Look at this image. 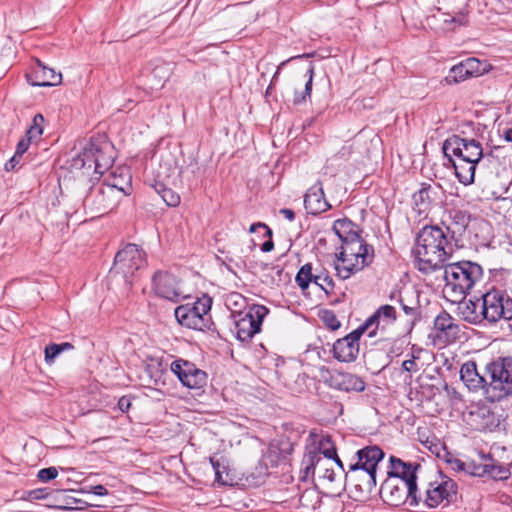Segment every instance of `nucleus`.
<instances>
[{
  "mask_svg": "<svg viewBox=\"0 0 512 512\" xmlns=\"http://www.w3.org/2000/svg\"><path fill=\"white\" fill-rule=\"evenodd\" d=\"M210 463L215 472L216 481L221 484H227V481L222 478V472L226 470V466L222 465L215 457H210Z\"/></svg>",
  "mask_w": 512,
  "mask_h": 512,
  "instance_id": "nucleus-48",
  "label": "nucleus"
},
{
  "mask_svg": "<svg viewBox=\"0 0 512 512\" xmlns=\"http://www.w3.org/2000/svg\"><path fill=\"white\" fill-rule=\"evenodd\" d=\"M449 463H450L452 469L457 470V471H466L467 472L468 469L470 468L469 463L463 462L460 459L450 460Z\"/></svg>",
  "mask_w": 512,
  "mask_h": 512,
  "instance_id": "nucleus-54",
  "label": "nucleus"
},
{
  "mask_svg": "<svg viewBox=\"0 0 512 512\" xmlns=\"http://www.w3.org/2000/svg\"><path fill=\"white\" fill-rule=\"evenodd\" d=\"M27 79L32 86L52 87L61 83L62 75L36 59V64L31 73L27 75Z\"/></svg>",
  "mask_w": 512,
  "mask_h": 512,
  "instance_id": "nucleus-16",
  "label": "nucleus"
},
{
  "mask_svg": "<svg viewBox=\"0 0 512 512\" xmlns=\"http://www.w3.org/2000/svg\"><path fill=\"white\" fill-rule=\"evenodd\" d=\"M460 379L470 391L482 389L485 395L486 380L478 373L474 361H467L461 366Z\"/></svg>",
  "mask_w": 512,
  "mask_h": 512,
  "instance_id": "nucleus-24",
  "label": "nucleus"
},
{
  "mask_svg": "<svg viewBox=\"0 0 512 512\" xmlns=\"http://www.w3.org/2000/svg\"><path fill=\"white\" fill-rule=\"evenodd\" d=\"M379 494L386 504L393 507H399L405 503L411 507H417L422 501L417 483L397 478H386L381 484Z\"/></svg>",
  "mask_w": 512,
  "mask_h": 512,
  "instance_id": "nucleus-5",
  "label": "nucleus"
},
{
  "mask_svg": "<svg viewBox=\"0 0 512 512\" xmlns=\"http://www.w3.org/2000/svg\"><path fill=\"white\" fill-rule=\"evenodd\" d=\"M402 369L404 371H406V372H416V371H418V366H417V363L415 361V358L413 357L412 359H408V360L403 361Z\"/></svg>",
  "mask_w": 512,
  "mask_h": 512,
  "instance_id": "nucleus-57",
  "label": "nucleus"
},
{
  "mask_svg": "<svg viewBox=\"0 0 512 512\" xmlns=\"http://www.w3.org/2000/svg\"><path fill=\"white\" fill-rule=\"evenodd\" d=\"M311 497H316V502L311 504V506L314 508L316 504L319 502V497L317 495V492L314 490H306L300 497V502L303 506H309L307 503V500Z\"/></svg>",
  "mask_w": 512,
  "mask_h": 512,
  "instance_id": "nucleus-53",
  "label": "nucleus"
},
{
  "mask_svg": "<svg viewBox=\"0 0 512 512\" xmlns=\"http://www.w3.org/2000/svg\"><path fill=\"white\" fill-rule=\"evenodd\" d=\"M314 284L325 291L326 294L331 293L334 289V281L325 269L315 271Z\"/></svg>",
  "mask_w": 512,
  "mask_h": 512,
  "instance_id": "nucleus-38",
  "label": "nucleus"
},
{
  "mask_svg": "<svg viewBox=\"0 0 512 512\" xmlns=\"http://www.w3.org/2000/svg\"><path fill=\"white\" fill-rule=\"evenodd\" d=\"M117 406L121 412H128L129 408L131 407L130 398L128 396H122L118 400Z\"/></svg>",
  "mask_w": 512,
  "mask_h": 512,
  "instance_id": "nucleus-58",
  "label": "nucleus"
},
{
  "mask_svg": "<svg viewBox=\"0 0 512 512\" xmlns=\"http://www.w3.org/2000/svg\"><path fill=\"white\" fill-rule=\"evenodd\" d=\"M170 368L183 386L189 389H202L207 384L206 372L188 360H174Z\"/></svg>",
  "mask_w": 512,
  "mask_h": 512,
  "instance_id": "nucleus-12",
  "label": "nucleus"
},
{
  "mask_svg": "<svg viewBox=\"0 0 512 512\" xmlns=\"http://www.w3.org/2000/svg\"><path fill=\"white\" fill-rule=\"evenodd\" d=\"M455 319L446 311H442L434 320V328L438 335H443L444 332L454 323Z\"/></svg>",
  "mask_w": 512,
  "mask_h": 512,
  "instance_id": "nucleus-40",
  "label": "nucleus"
},
{
  "mask_svg": "<svg viewBox=\"0 0 512 512\" xmlns=\"http://www.w3.org/2000/svg\"><path fill=\"white\" fill-rule=\"evenodd\" d=\"M304 206L307 212L312 215H318L331 208V205L325 199V194L321 181H317L306 192L304 196Z\"/></svg>",
  "mask_w": 512,
  "mask_h": 512,
  "instance_id": "nucleus-20",
  "label": "nucleus"
},
{
  "mask_svg": "<svg viewBox=\"0 0 512 512\" xmlns=\"http://www.w3.org/2000/svg\"><path fill=\"white\" fill-rule=\"evenodd\" d=\"M146 265L145 252L138 245L129 243L123 249L117 252L114 258L113 269L117 273L123 274L126 282L131 285L129 280L136 271Z\"/></svg>",
  "mask_w": 512,
  "mask_h": 512,
  "instance_id": "nucleus-10",
  "label": "nucleus"
},
{
  "mask_svg": "<svg viewBox=\"0 0 512 512\" xmlns=\"http://www.w3.org/2000/svg\"><path fill=\"white\" fill-rule=\"evenodd\" d=\"M482 298L468 300L459 306L463 319L470 324H481L484 321Z\"/></svg>",
  "mask_w": 512,
  "mask_h": 512,
  "instance_id": "nucleus-28",
  "label": "nucleus"
},
{
  "mask_svg": "<svg viewBox=\"0 0 512 512\" xmlns=\"http://www.w3.org/2000/svg\"><path fill=\"white\" fill-rule=\"evenodd\" d=\"M58 470L56 467L51 466L48 468H43L38 471L37 477L42 482H48L50 480H53L57 477Z\"/></svg>",
  "mask_w": 512,
  "mask_h": 512,
  "instance_id": "nucleus-47",
  "label": "nucleus"
},
{
  "mask_svg": "<svg viewBox=\"0 0 512 512\" xmlns=\"http://www.w3.org/2000/svg\"><path fill=\"white\" fill-rule=\"evenodd\" d=\"M470 77L463 63L460 62L450 68L447 76L444 78V82L448 85H453L465 81Z\"/></svg>",
  "mask_w": 512,
  "mask_h": 512,
  "instance_id": "nucleus-37",
  "label": "nucleus"
},
{
  "mask_svg": "<svg viewBox=\"0 0 512 512\" xmlns=\"http://www.w3.org/2000/svg\"><path fill=\"white\" fill-rule=\"evenodd\" d=\"M486 369L490 382L486 381L485 398L498 402L512 395V357H502L489 363Z\"/></svg>",
  "mask_w": 512,
  "mask_h": 512,
  "instance_id": "nucleus-4",
  "label": "nucleus"
},
{
  "mask_svg": "<svg viewBox=\"0 0 512 512\" xmlns=\"http://www.w3.org/2000/svg\"><path fill=\"white\" fill-rule=\"evenodd\" d=\"M442 194L439 184L422 183L421 188L413 194V202L419 214L426 213L428 209L440 200Z\"/></svg>",
  "mask_w": 512,
  "mask_h": 512,
  "instance_id": "nucleus-18",
  "label": "nucleus"
},
{
  "mask_svg": "<svg viewBox=\"0 0 512 512\" xmlns=\"http://www.w3.org/2000/svg\"><path fill=\"white\" fill-rule=\"evenodd\" d=\"M469 423L478 431H493L500 422L489 406L477 405L469 411Z\"/></svg>",
  "mask_w": 512,
  "mask_h": 512,
  "instance_id": "nucleus-15",
  "label": "nucleus"
},
{
  "mask_svg": "<svg viewBox=\"0 0 512 512\" xmlns=\"http://www.w3.org/2000/svg\"><path fill=\"white\" fill-rule=\"evenodd\" d=\"M484 321L491 324L499 320H512V298L504 291L492 289L481 296Z\"/></svg>",
  "mask_w": 512,
  "mask_h": 512,
  "instance_id": "nucleus-8",
  "label": "nucleus"
},
{
  "mask_svg": "<svg viewBox=\"0 0 512 512\" xmlns=\"http://www.w3.org/2000/svg\"><path fill=\"white\" fill-rule=\"evenodd\" d=\"M422 495L420 505L426 508H436L446 501L450 504L456 500L457 484L448 477H442L441 481L430 482Z\"/></svg>",
  "mask_w": 512,
  "mask_h": 512,
  "instance_id": "nucleus-11",
  "label": "nucleus"
},
{
  "mask_svg": "<svg viewBox=\"0 0 512 512\" xmlns=\"http://www.w3.org/2000/svg\"><path fill=\"white\" fill-rule=\"evenodd\" d=\"M455 24L457 26H466L468 24V17L465 13H458L456 16L446 18L444 24Z\"/></svg>",
  "mask_w": 512,
  "mask_h": 512,
  "instance_id": "nucleus-51",
  "label": "nucleus"
},
{
  "mask_svg": "<svg viewBox=\"0 0 512 512\" xmlns=\"http://www.w3.org/2000/svg\"><path fill=\"white\" fill-rule=\"evenodd\" d=\"M152 287L156 295L161 298L172 302H178L181 298L177 279L168 272H156L152 278Z\"/></svg>",
  "mask_w": 512,
  "mask_h": 512,
  "instance_id": "nucleus-14",
  "label": "nucleus"
},
{
  "mask_svg": "<svg viewBox=\"0 0 512 512\" xmlns=\"http://www.w3.org/2000/svg\"><path fill=\"white\" fill-rule=\"evenodd\" d=\"M503 138L507 142H512V128H507L503 133Z\"/></svg>",
  "mask_w": 512,
  "mask_h": 512,
  "instance_id": "nucleus-63",
  "label": "nucleus"
},
{
  "mask_svg": "<svg viewBox=\"0 0 512 512\" xmlns=\"http://www.w3.org/2000/svg\"><path fill=\"white\" fill-rule=\"evenodd\" d=\"M254 325V320L247 316L242 317L236 322L237 338L242 342L250 340L255 334L259 333V328Z\"/></svg>",
  "mask_w": 512,
  "mask_h": 512,
  "instance_id": "nucleus-32",
  "label": "nucleus"
},
{
  "mask_svg": "<svg viewBox=\"0 0 512 512\" xmlns=\"http://www.w3.org/2000/svg\"><path fill=\"white\" fill-rule=\"evenodd\" d=\"M97 152L95 138H91L90 141L85 145L82 152L74 160V165L79 168H94L96 173V159L95 153Z\"/></svg>",
  "mask_w": 512,
  "mask_h": 512,
  "instance_id": "nucleus-31",
  "label": "nucleus"
},
{
  "mask_svg": "<svg viewBox=\"0 0 512 512\" xmlns=\"http://www.w3.org/2000/svg\"><path fill=\"white\" fill-rule=\"evenodd\" d=\"M279 213L289 221H293L295 219L294 211L289 208H282L280 209Z\"/></svg>",
  "mask_w": 512,
  "mask_h": 512,
  "instance_id": "nucleus-60",
  "label": "nucleus"
},
{
  "mask_svg": "<svg viewBox=\"0 0 512 512\" xmlns=\"http://www.w3.org/2000/svg\"><path fill=\"white\" fill-rule=\"evenodd\" d=\"M383 318L387 323L396 321V310L391 305L380 306L361 326L367 331L370 327H378L380 319Z\"/></svg>",
  "mask_w": 512,
  "mask_h": 512,
  "instance_id": "nucleus-30",
  "label": "nucleus"
},
{
  "mask_svg": "<svg viewBox=\"0 0 512 512\" xmlns=\"http://www.w3.org/2000/svg\"><path fill=\"white\" fill-rule=\"evenodd\" d=\"M328 385L343 392H362L365 390L364 380L352 373L334 371L327 380Z\"/></svg>",
  "mask_w": 512,
  "mask_h": 512,
  "instance_id": "nucleus-17",
  "label": "nucleus"
},
{
  "mask_svg": "<svg viewBox=\"0 0 512 512\" xmlns=\"http://www.w3.org/2000/svg\"><path fill=\"white\" fill-rule=\"evenodd\" d=\"M365 332V327L359 326L357 329L338 339L333 345V356L340 362H352L359 353V339Z\"/></svg>",
  "mask_w": 512,
  "mask_h": 512,
  "instance_id": "nucleus-13",
  "label": "nucleus"
},
{
  "mask_svg": "<svg viewBox=\"0 0 512 512\" xmlns=\"http://www.w3.org/2000/svg\"><path fill=\"white\" fill-rule=\"evenodd\" d=\"M274 248V242L272 240V237H268V240H266L262 245H261V250L265 253L267 252H270L272 251Z\"/></svg>",
  "mask_w": 512,
  "mask_h": 512,
  "instance_id": "nucleus-61",
  "label": "nucleus"
},
{
  "mask_svg": "<svg viewBox=\"0 0 512 512\" xmlns=\"http://www.w3.org/2000/svg\"><path fill=\"white\" fill-rule=\"evenodd\" d=\"M398 302L400 303L401 308L404 311V313L411 318V323L414 324V322L417 320V317H418V307L406 305L403 302L402 298H399Z\"/></svg>",
  "mask_w": 512,
  "mask_h": 512,
  "instance_id": "nucleus-50",
  "label": "nucleus"
},
{
  "mask_svg": "<svg viewBox=\"0 0 512 512\" xmlns=\"http://www.w3.org/2000/svg\"><path fill=\"white\" fill-rule=\"evenodd\" d=\"M61 354V349L58 344L52 343L45 347V361L46 363H53L55 358Z\"/></svg>",
  "mask_w": 512,
  "mask_h": 512,
  "instance_id": "nucleus-49",
  "label": "nucleus"
},
{
  "mask_svg": "<svg viewBox=\"0 0 512 512\" xmlns=\"http://www.w3.org/2000/svg\"><path fill=\"white\" fill-rule=\"evenodd\" d=\"M268 312L269 310L263 305H253L245 316L251 318V320H254V326H257L260 331L263 319L268 314Z\"/></svg>",
  "mask_w": 512,
  "mask_h": 512,
  "instance_id": "nucleus-42",
  "label": "nucleus"
},
{
  "mask_svg": "<svg viewBox=\"0 0 512 512\" xmlns=\"http://www.w3.org/2000/svg\"><path fill=\"white\" fill-rule=\"evenodd\" d=\"M448 162L454 168L455 176L461 184L468 186L474 183L475 170L478 163L463 159H454V157H452V161Z\"/></svg>",
  "mask_w": 512,
  "mask_h": 512,
  "instance_id": "nucleus-27",
  "label": "nucleus"
},
{
  "mask_svg": "<svg viewBox=\"0 0 512 512\" xmlns=\"http://www.w3.org/2000/svg\"><path fill=\"white\" fill-rule=\"evenodd\" d=\"M88 492L97 496H104L108 494V490L103 485L90 486Z\"/></svg>",
  "mask_w": 512,
  "mask_h": 512,
  "instance_id": "nucleus-59",
  "label": "nucleus"
},
{
  "mask_svg": "<svg viewBox=\"0 0 512 512\" xmlns=\"http://www.w3.org/2000/svg\"><path fill=\"white\" fill-rule=\"evenodd\" d=\"M339 253L341 256L353 257L360 260L363 259L365 254L371 257V263L374 259L373 246L367 244V242L362 237L342 243Z\"/></svg>",
  "mask_w": 512,
  "mask_h": 512,
  "instance_id": "nucleus-25",
  "label": "nucleus"
},
{
  "mask_svg": "<svg viewBox=\"0 0 512 512\" xmlns=\"http://www.w3.org/2000/svg\"><path fill=\"white\" fill-rule=\"evenodd\" d=\"M443 154L448 161L452 157L479 163L483 158V148L475 139L462 138L459 135L448 137L442 146Z\"/></svg>",
  "mask_w": 512,
  "mask_h": 512,
  "instance_id": "nucleus-9",
  "label": "nucleus"
},
{
  "mask_svg": "<svg viewBox=\"0 0 512 512\" xmlns=\"http://www.w3.org/2000/svg\"><path fill=\"white\" fill-rule=\"evenodd\" d=\"M413 253L420 272L442 269L453 254L448 234L439 226H424L417 234Z\"/></svg>",
  "mask_w": 512,
  "mask_h": 512,
  "instance_id": "nucleus-1",
  "label": "nucleus"
},
{
  "mask_svg": "<svg viewBox=\"0 0 512 512\" xmlns=\"http://www.w3.org/2000/svg\"><path fill=\"white\" fill-rule=\"evenodd\" d=\"M22 156H17L15 153L6 163H5V170L6 171H12L14 170L19 164L20 159Z\"/></svg>",
  "mask_w": 512,
  "mask_h": 512,
  "instance_id": "nucleus-56",
  "label": "nucleus"
},
{
  "mask_svg": "<svg viewBox=\"0 0 512 512\" xmlns=\"http://www.w3.org/2000/svg\"><path fill=\"white\" fill-rule=\"evenodd\" d=\"M371 264V257L364 254L363 259H356L353 257L341 256L340 253H336V261L334 262V268L337 276L342 280L350 278L353 274L360 272L365 267Z\"/></svg>",
  "mask_w": 512,
  "mask_h": 512,
  "instance_id": "nucleus-19",
  "label": "nucleus"
},
{
  "mask_svg": "<svg viewBox=\"0 0 512 512\" xmlns=\"http://www.w3.org/2000/svg\"><path fill=\"white\" fill-rule=\"evenodd\" d=\"M461 62L471 77L479 76L485 71V68H482V63L477 58L470 57Z\"/></svg>",
  "mask_w": 512,
  "mask_h": 512,
  "instance_id": "nucleus-44",
  "label": "nucleus"
},
{
  "mask_svg": "<svg viewBox=\"0 0 512 512\" xmlns=\"http://www.w3.org/2000/svg\"><path fill=\"white\" fill-rule=\"evenodd\" d=\"M97 152L95 153L96 173L104 174L114 163L113 146L104 137L95 138Z\"/></svg>",
  "mask_w": 512,
  "mask_h": 512,
  "instance_id": "nucleus-23",
  "label": "nucleus"
},
{
  "mask_svg": "<svg viewBox=\"0 0 512 512\" xmlns=\"http://www.w3.org/2000/svg\"><path fill=\"white\" fill-rule=\"evenodd\" d=\"M332 229L342 243L361 237L358 226L348 218L337 219Z\"/></svg>",
  "mask_w": 512,
  "mask_h": 512,
  "instance_id": "nucleus-29",
  "label": "nucleus"
},
{
  "mask_svg": "<svg viewBox=\"0 0 512 512\" xmlns=\"http://www.w3.org/2000/svg\"><path fill=\"white\" fill-rule=\"evenodd\" d=\"M470 219L471 215L468 211L460 209L449 210L446 230L450 239L461 237L468 227Z\"/></svg>",
  "mask_w": 512,
  "mask_h": 512,
  "instance_id": "nucleus-22",
  "label": "nucleus"
},
{
  "mask_svg": "<svg viewBox=\"0 0 512 512\" xmlns=\"http://www.w3.org/2000/svg\"><path fill=\"white\" fill-rule=\"evenodd\" d=\"M212 299L208 296L199 298L193 304L180 305L175 308L174 314L178 323L189 329L204 331L211 325Z\"/></svg>",
  "mask_w": 512,
  "mask_h": 512,
  "instance_id": "nucleus-7",
  "label": "nucleus"
},
{
  "mask_svg": "<svg viewBox=\"0 0 512 512\" xmlns=\"http://www.w3.org/2000/svg\"><path fill=\"white\" fill-rule=\"evenodd\" d=\"M32 143V140L28 138L26 135L21 138L16 146L15 153L17 156H22L29 148L30 144Z\"/></svg>",
  "mask_w": 512,
  "mask_h": 512,
  "instance_id": "nucleus-52",
  "label": "nucleus"
},
{
  "mask_svg": "<svg viewBox=\"0 0 512 512\" xmlns=\"http://www.w3.org/2000/svg\"><path fill=\"white\" fill-rule=\"evenodd\" d=\"M259 228H262V229H264V230H265V236H266V237H272V235H273L272 230L269 228V226H268V225H266L265 223H262V222H258V223H254V224H252V225L250 226V228H249V232H250V233H254V232H256V231H257V229H259Z\"/></svg>",
  "mask_w": 512,
  "mask_h": 512,
  "instance_id": "nucleus-55",
  "label": "nucleus"
},
{
  "mask_svg": "<svg viewBox=\"0 0 512 512\" xmlns=\"http://www.w3.org/2000/svg\"><path fill=\"white\" fill-rule=\"evenodd\" d=\"M357 460L349 464L346 480L367 495L371 494L377 484V467L384 458L383 450L376 446H366L355 454Z\"/></svg>",
  "mask_w": 512,
  "mask_h": 512,
  "instance_id": "nucleus-2",
  "label": "nucleus"
},
{
  "mask_svg": "<svg viewBox=\"0 0 512 512\" xmlns=\"http://www.w3.org/2000/svg\"><path fill=\"white\" fill-rule=\"evenodd\" d=\"M390 466L387 471V478H397L417 483L416 471L420 467L417 463L404 462L400 458L390 456Z\"/></svg>",
  "mask_w": 512,
  "mask_h": 512,
  "instance_id": "nucleus-21",
  "label": "nucleus"
},
{
  "mask_svg": "<svg viewBox=\"0 0 512 512\" xmlns=\"http://www.w3.org/2000/svg\"><path fill=\"white\" fill-rule=\"evenodd\" d=\"M154 188L168 206L176 207L180 203V196L160 181L155 183Z\"/></svg>",
  "mask_w": 512,
  "mask_h": 512,
  "instance_id": "nucleus-36",
  "label": "nucleus"
},
{
  "mask_svg": "<svg viewBox=\"0 0 512 512\" xmlns=\"http://www.w3.org/2000/svg\"><path fill=\"white\" fill-rule=\"evenodd\" d=\"M314 277L315 273L313 272L312 264L306 263L301 266L297 272L295 282L302 291H305L308 289L310 283H314Z\"/></svg>",
  "mask_w": 512,
  "mask_h": 512,
  "instance_id": "nucleus-35",
  "label": "nucleus"
},
{
  "mask_svg": "<svg viewBox=\"0 0 512 512\" xmlns=\"http://www.w3.org/2000/svg\"><path fill=\"white\" fill-rule=\"evenodd\" d=\"M121 191L123 189L116 184L93 183L83 197L84 209L95 215H103L113 209Z\"/></svg>",
  "mask_w": 512,
  "mask_h": 512,
  "instance_id": "nucleus-6",
  "label": "nucleus"
},
{
  "mask_svg": "<svg viewBox=\"0 0 512 512\" xmlns=\"http://www.w3.org/2000/svg\"><path fill=\"white\" fill-rule=\"evenodd\" d=\"M444 269L445 289L454 296L463 297L482 278V267L471 261L445 263Z\"/></svg>",
  "mask_w": 512,
  "mask_h": 512,
  "instance_id": "nucleus-3",
  "label": "nucleus"
},
{
  "mask_svg": "<svg viewBox=\"0 0 512 512\" xmlns=\"http://www.w3.org/2000/svg\"><path fill=\"white\" fill-rule=\"evenodd\" d=\"M511 475L507 465L487 455V477L493 480H505Z\"/></svg>",
  "mask_w": 512,
  "mask_h": 512,
  "instance_id": "nucleus-33",
  "label": "nucleus"
},
{
  "mask_svg": "<svg viewBox=\"0 0 512 512\" xmlns=\"http://www.w3.org/2000/svg\"><path fill=\"white\" fill-rule=\"evenodd\" d=\"M322 322L331 330L335 331L340 328L341 323L337 319L335 313L331 310H324L321 314Z\"/></svg>",
  "mask_w": 512,
  "mask_h": 512,
  "instance_id": "nucleus-45",
  "label": "nucleus"
},
{
  "mask_svg": "<svg viewBox=\"0 0 512 512\" xmlns=\"http://www.w3.org/2000/svg\"><path fill=\"white\" fill-rule=\"evenodd\" d=\"M336 452V447L331 441V438L329 436H323L319 441L317 449L309 451L308 454L305 455V459L308 462L307 470L310 469V467L315 468V466L320 463L322 460L321 454L325 458L330 459L336 457Z\"/></svg>",
  "mask_w": 512,
  "mask_h": 512,
  "instance_id": "nucleus-26",
  "label": "nucleus"
},
{
  "mask_svg": "<svg viewBox=\"0 0 512 512\" xmlns=\"http://www.w3.org/2000/svg\"><path fill=\"white\" fill-rule=\"evenodd\" d=\"M44 117L42 114H36L33 118L32 125L26 131V136L32 141L38 140L43 134Z\"/></svg>",
  "mask_w": 512,
  "mask_h": 512,
  "instance_id": "nucleus-41",
  "label": "nucleus"
},
{
  "mask_svg": "<svg viewBox=\"0 0 512 512\" xmlns=\"http://www.w3.org/2000/svg\"><path fill=\"white\" fill-rule=\"evenodd\" d=\"M470 468L468 469V473H470L473 476L478 477H484L487 476V456L484 455L482 457V462L475 464V463H469Z\"/></svg>",
  "mask_w": 512,
  "mask_h": 512,
  "instance_id": "nucleus-46",
  "label": "nucleus"
},
{
  "mask_svg": "<svg viewBox=\"0 0 512 512\" xmlns=\"http://www.w3.org/2000/svg\"><path fill=\"white\" fill-rule=\"evenodd\" d=\"M58 346H59V347H60V349H61V353H62L63 351H67V350H71V349H73V345H72L71 343H69V342H63V343H60V344H58Z\"/></svg>",
  "mask_w": 512,
  "mask_h": 512,
  "instance_id": "nucleus-64",
  "label": "nucleus"
},
{
  "mask_svg": "<svg viewBox=\"0 0 512 512\" xmlns=\"http://www.w3.org/2000/svg\"><path fill=\"white\" fill-rule=\"evenodd\" d=\"M464 332L461 326L454 321V323L444 332L443 335H438V339L446 343H453L461 339Z\"/></svg>",
  "mask_w": 512,
  "mask_h": 512,
  "instance_id": "nucleus-43",
  "label": "nucleus"
},
{
  "mask_svg": "<svg viewBox=\"0 0 512 512\" xmlns=\"http://www.w3.org/2000/svg\"><path fill=\"white\" fill-rule=\"evenodd\" d=\"M30 495L35 499H41L46 497V495L44 494V490L42 489L33 490L31 491Z\"/></svg>",
  "mask_w": 512,
  "mask_h": 512,
  "instance_id": "nucleus-62",
  "label": "nucleus"
},
{
  "mask_svg": "<svg viewBox=\"0 0 512 512\" xmlns=\"http://www.w3.org/2000/svg\"><path fill=\"white\" fill-rule=\"evenodd\" d=\"M306 76H308V80L305 84V89L301 93L295 92V96H294V100H293L294 104H301V103L305 102L306 98L310 97V95H311L312 80H313V76H314V66L313 65L309 66L308 70L306 71Z\"/></svg>",
  "mask_w": 512,
  "mask_h": 512,
  "instance_id": "nucleus-39",
  "label": "nucleus"
},
{
  "mask_svg": "<svg viewBox=\"0 0 512 512\" xmlns=\"http://www.w3.org/2000/svg\"><path fill=\"white\" fill-rule=\"evenodd\" d=\"M172 67L170 63L157 60L152 68L151 75L155 79V86L163 87L164 83L170 78Z\"/></svg>",
  "mask_w": 512,
  "mask_h": 512,
  "instance_id": "nucleus-34",
  "label": "nucleus"
}]
</instances>
